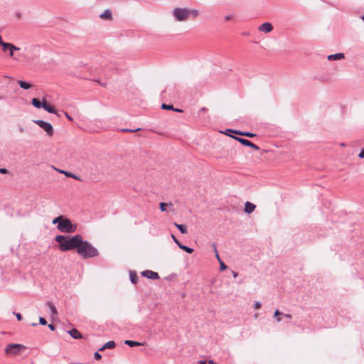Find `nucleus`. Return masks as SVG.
<instances>
[{
  "label": "nucleus",
  "mask_w": 364,
  "mask_h": 364,
  "mask_svg": "<svg viewBox=\"0 0 364 364\" xmlns=\"http://www.w3.org/2000/svg\"><path fill=\"white\" fill-rule=\"evenodd\" d=\"M82 237L77 234L73 236L58 235L55 236V240L58 243V249L61 252H67L77 250L81 244Z\"/></svg>",
  "instance_id": "f257e3e1"
},
{
  "label": "nucleus",
  "mask_w": 364,
  "mask_h": 364,
  "mask_svg": "<svg viewBox=\"0 0 364 364\" xmlns=\"http://www.w3.org/2000/svg\"><path fill=\"white\" fill-rule=\"evenodd\" d=\"M77 253L85 259L99 255L97 249L92 246L88 241L83 240V239H82L81 244L77 250Z\"/></svg>",
  "instance_id": "f03ea898"
},
{
  "label": "nucleus",
  "mask_w": 364,
  "mask_h": 364,
  "mask_svg": "<svg viewBox=\"0 0 364 364\" xmlns=\"http://www.w3.org/2000/svg\"><path fill=\"white\" fill-rule=\"evenodd\" d=\"M57 228L61 232L73 233L77 230V225L72 223L71 220L64 217L63 221L57 225Z\"/></svg>",
  "instance_id": "7ed1b4c3"
},
{
  "label": "nucleus",
  "mask_w": 364,
  "mask_h": 364,
  "mask_svg": "<svg viewBox=\"0 0 364 364\" xmlns=\"http://www.w3.org/2000/svg\"><path fill=\"white\" fill-rule=\"evenodd\" d=\"M173 15L175 19L178 21H186L188 18L190 16L189 9L186 8H175L173 11Z\"/></svg>",
  "instance_id": "20e7f679"
},
{
  "label": "nucleus",
  "mask_w": 364,
  "mask_h": 364,
  "mask_svg": "<svg viewBox=\"0 0 364 364\" xmlns=\"http://www.w3.org/2000/svg\"><path fill=\"white\" fill-rule=\"evenodd\" d=\"M33 122L42 128L46 132L48 136H52L53 135L54 130L53 126L49 122L41 119L34 120Z\"/></svg>",
  "instance_id": "39448f33"
},
{
  "label": "nucleus",
  "mask_w": 364,
  "mask_h": 364,
  "mask_svg": "<svg viewBox=\"0 0 364 364\" xmlns=\"http://www.w3.org/2000/svg\"><path fill=\"white\" fill-rule=\"evenodd\" d=\"M24 348V346L21 344H9L5 348V353L9 355H17L19 353L21 349Z\"/></svg>",
  "instance_id": "423d86ee"
},
{
  "label": "nucleus",
  "mask_w": 364,
  "mask_h": 364,
  "mask_svg": "<svg viewBox=\"0 0 364 364\" xmlns=\"http://www.w3.org/2000/svg\"><path fill=\"white\" fill-rule=\"evenodd\" d=\"M232 138L235 139V140H237V141H239L241 144H242L244 146H250L256 151H258L259 149V147L257 145L253 144L252 141H250L248 139H246L244 138H240V137H237V136H232Z\"/></svg>",
  "instance_id": "0eeeda50"
},
{
  "label": "nucleus",
  "mask_w": 364,
  "mask_h": 364,
  "mask_svg": "<svg viewBox=\"0 0 364 364\" xmlns=\"http://www.w3.org/2000/svg\"><path fill=\"white\" fill-rule=\"evenodd\" d=\"M141 275L150 279H159L160 278L159 274L151 270H145L141 272Z\"/></svg>",
  "instance_id": "6e6552de"
},
{
  "label": "nucleus",
  "mask_w": 364,
  "mask_h": 364,
  "mask_svg": "<svg viewBox=\"0 0 364 364\" xmlns=\"http://www.w3.org/2000/svg\"><path fill=\"white\" fill-rule=\"evenodd\" d=\"M258 30L265 33H270L273 30V26L271 23L265 22L262 23L259 27Z\"/></svg>",
  "instance_id": "1a4fd4ad"
},
{
  "label": "nucleus",
  "mask_w": 364,
  "mask_h": 364,
  "mask_svg": "<svg viewBox=\"0 0 364 364\" xmlns=\"http://www.w3.org/2000/svg\"><path fill=\"white\" fill-rule=\"evenodd\" d=\"M6 46V48L4 49L3 52L6 53V49H9V57L15 59V58L14 57V52L16 50H19L20 48L18 47H16L15 45L11 43H7L6 46Z\"/></svg>",
  "instance_id": "9d476101"
},
{
  "label": "nucleus",
  "mask_w": 364,
  "mask_h": 364,
  "mask_svg": "<svg viewBox=\"0 0 364 364\" xmlns=\"http://www.w3.org/2000/svg\"><path fill=\"white\" fill-rule=\"evenodd\" d=\"M227 132H233L234 134H236L240 136H247V137H251V138L256 136L255 134L249 132H242V131H239V130H232L230 129H228Z\"/></svg>",
  "instance_id": "9b49d317"
},
{
  "label": "nucleus",
  "mask_w": 364,
  "mask_h": 364,
  "mask_svg": "<svg viewBox=\"0 0 364 364\" xmlns=\"http://www.w3.org/2000/svg\"><path fill=\"white\" fill-rule=\"evenodd\" d=\"M256 205L250 202L247 201L245 204V212L251 213L255 210Z\"/></svg>",
  "instance_id": "f8f14e48"
},
{
  "label": "nucleus",
  "mask_w": 364,
  "mask_h": 364,
  "mask_svg": "<svg viewBox=\"0 0 364 364\" xmlns=\"http://www.w3.org/2000/svg\"><path fill=\"white\" fill-rule=\"evenodd\" d=\"M100 17L104 20H111L112 14L110 9H106L103 13L100 15Z\"/></svg>",
  "instance_id": "ddd939ff"
},
{
  "label": "nucleus",
  "mask_w": 364,
  "mask_h": 364,
  "mask_svg": "<svg viewBox=\"0 0 364 364\" xmlns=\"http://www.w3.org/2000/svg\"><path fill=\"white\" fill-rule=\"evenodd\" d=\"M345 58V55L342 53H338L336 54L330 55L328 56V60H341Z\"/></svg>",
  "instance_id": "4468645a"
},
{
  "label": "nucleus",
  "mask_w": 364,
  "mask_h": 364,
  "mask_svg": "<svg viewBox=\"0 0 364 364\" xmlns=\"http://www.w3.org/2000/svg\"><path fill=\"white\" fill-rule=\"evenodd\" d=\"M68 333L75 339H79L82 338V334L76 328L71 329L68 331Z\"/></svg>",
  "instance_id": "2eb2a0df"
},
{
  "label": "nucleus",
  "mask_w": 364,
  "mask_h": 364,
  "mask_svg": "<svg viewBox=\"0 0 364 364\" xmlns=\"http://www.w3.org/2000/svg\"><path fill=\"white\" fill-rule=\"evenodd\" d=\"M45 99L43 100V101H40L37 98H33L32 99V101H31V103L32 105L38 108V109H40V108H43V104L45 102Z\"/></svg>",
  "instance_id": "dca6fc26"
},
{
  "label": "nucleus",
  "mask_w": 364,
  "mask_h": 364,
  "mask_svg": "<svg viewBox=\"0 0 364 364\" xmlns=\"http://www.w3.org/2000/svg\"><path fill=\"white\" fill-rule=\"evenodd\" d=\"M43 108L46 111H47L48 112H49V113L55 114H57V111H56V109H55L53 107H52V106H50V105H48V104H47L46 100H45V102H44V104H43Z\"/></svg>",
  "instance_id": "f3484780"
},
{
  "label": "nucleus",
  "mask_w": 364,
  "mask_h": 364,
  "mask_svg": "<svg viewBox=\"0 0 364 364\" xmlns=\"http://www.w3.org/2000/svg\"><path fill=\"white\" fill-rule=\"evenodd\" d=\"M56 170L58 171L60 173L65 174L67 177H70L75 180L80 181V178L79 176H76L75 174H74L71 172H68V171H60L58 169H56Z\"/></svg>",
  "instance_id": "a211bd4d"
},
{
  "label": "nucleus",
  "mask_w": 364,
  "mask_h": 364,
  "mask_svg": "<svg viewBox=\"0 0 364 364\" xmlns=\"http://www.w3.org/2000/svg\"><path fill=\"white\" fill-rule=\"evenodd\" d=\"M174 225L178 228V230L182 233V234H186L188 232L187 231V227L186 225L183 224H178L176 223H174Z\"/></svg>",
  "instance_id": "6ab92c4d"
},
{
  "label": "nucleus",
  "mask_w": 364,
  "mask_h": 364,
  "mask_svg": "<svg viewBox=\"0 0 364 364\" xmlns=\"http://www.w3.org/2000/svg\"><path fill=\"white\" fill-rule=\"evenodd\" d=\"M129 278H130V281L132 283H133L134 284L137 283L138 276L135 272L131 271L129 272Z\"/></svg>",
  "instance_id": "aec40b11"
},
{
  "label": "nucleus",
  "mask_w": 364,
  "mask_h": 364,
  "mask_svg": "<svg viewBox=\"0 0 364 364\" xmlns=\"http://www.w3.org/2000/svg\"><path fill=\"white\" fill-rule=\"evenodd\" d=\"M18 84L19 85V86L24 89V90H28V89H30L31 87V85L26 81H23V80H18Z\"/></svg>",
  "instance_id": "412c9836"
},
{
  "label": "nucleus",
  "mask_w": 364,
  "mask_h": 364,
  "mask_svg": "<svg viewBox=\"0 0 364 364\" xmlns=\"http://www.w3.org/2000/svg\"><path fill=\"white\" fill-rule=\"evenodd\" d=\"M124 343L130 347L139 346L143 345L142 343H141L139 342L134 341H130V340H126Z\"/></svg>",
  "instance_id": "4be33fe9"
},
{
  "label": "nucleus",
  "mask_w": 364,
  "mask_h": 364,
  "mask_svg": "<svg viewBox=\"0 0 364 364\" xmlns=\"http://www.w3.org/2000/svg\"><path fill=\"white\" fill-rule=\"evenodd\" d=\"M282 314H283V313L279 311L278 309L275 310L274 314V317L276 318L277 322L279 323L282 321L280 316Z\"/></svg>",
  "instance_id": "5701e85b"
},
{
  "label": "nucleus",
  "mask_w": 364,
  "mask_h": 364,
  "mask_svg": "<svg viewBox=\"0 0 364 364\" xmlns=\"http://www.w3.org/2000/svg\"><path fill=\"white\" fill-rule=\"evenodd\" d=\"M179 248H181L183 251H185L186 252L189 253V254H191L193 252V248L189 247L188 246H186L184 245H180Z\"/></svg>",
  "instance_id": "b1692460"
},
{
  "label": "nucleus",
  "mask_w": 364,
  "mask_h": 364,
  "mask_svg": "<svg viewBox=\"0 0 364 364\" xmlns=\"http://www.w3.org/2000/svg\"><path fill=\"white\" fill-rule=\"evenodd\" d=\"M115 346H116V344H115L114 341H109L104 345V348H106V349L107 348L112 349V348H114L115 347Z\"/></svg>",
  "instance_id": "393cba45"
},
{
  "label": "nucleus",
  "mask_w": 364,
  "mask_h": 364,
  "mask_svg": "<svg viewBox=\"0 0 364 364\" xmlns=\"http://www.w3.org/2000/svg\"><path fill=\"white\" fill-rule=\"evenodd\" d=\"M64 216L60 215L53 219V224H58L59 225L63 220Z\"/></svg>",
  "instance_id": "a878e982"
},
{
  "label": "nucleus",
  "mask_w": 364,
  "mask_h": 364,
  "mask_svg": "<svg viewBox=\"0 0 364 364\" xmlns=\"http://www.w3.org/2000/svg\"><path fill=\"white\" fill-rule=\"evenodd\" d=\"M161 108L163 109H167V110H173L174 109V107L171 105H166V104H162Z\"/></svg>",
  "instance_id": "bb28decb"
},
{
  "label": "nucleus",
  "mask_w": 364,
  "mask_h": 364,
  "mask_svg": "<svg viewBox=\"0 0 364 364\" xmlns=\"http://www.w3.org/2000/svg\"><path fill=\"white\" fill-rule=\"evenodd\" d=\"M48 305L50 307L51 313L53 314H57V310H56V308L54 306V305L52 303H50V302H48Z\"/></svg>",
  "instance_id": "cd10ccee"
},
{
  "label": "nucleus",
  "mask_w": 364,
  "mask_h": 364,
  "mask_svg": "<svg viewBox=\"0 0 364 364\" xmlns=\"http://www.w3.org/2000/svg\"><path fill=\"white\" fill-rule=\"evenodd\" d=\"M189 12H190V15H192L194 17H196L198 16L199 14V12L198 10H196V9H193V10H189Z\"/></svg>",
  "instance_id": "c85d7f7f"
},
{
  "label": "nucleus",
  "mask_w": 364,
  "mask_h": 364,
  "mask_svg": "<svg viewBox=\"0 0 364 364\" xmlns=\"http://www.w3.org/2000/svg\"><path fill=\"white\" fill-rule=\"evenodd\" d=\"M139 130H141V129L140 128H138L136 129H122V132H137Z\"/></svg>",
  "instance_id": "c756f323"
},
{
  "label": "nucleus",
  "mask_w": 364,
  "mask_h": 364,
  "mask_svg": "<svg viewBox=\"0 0 364 364\" xmlns=\"http://www.w3.org/2000/svg\"><path fill=\"white\" fill-rule=\"evenodd\" d=\"M7 43L4 42L3 40H2V37L0 35V46L2 47V50L4 51V49L6 48V46Z\"/></svg>",
  "instance_id": "7c9ffc66"
},
{
  "label": "nucleus",
  "mask_w": 364,
  "mask_h": 364,
  "mask_svg": "<svg viewBox=\"0 0 364 364\" xmlns=\"http://www.w3.org/2000/svg\"><path fill=\"white\" fill-rule=\"evenodd\" d=\"M219 262L220 270H225L228 268L227 265L222 260H220Z\"/></svg>",
  "instance_id": "2f4dec72"
},
{
  "label": "nucleus",
  "mask_w": 364,
  "mask_h": 364,
  "mask_svg": "<svg viewBox=\"0 0 364 364\" xmlns=\"http://www.w3.org/2000/svg\"><path fill=\"white\" fill-rule=\"evenodd\" d=\"M166 204L165 203H160L159 208H160L161 211L164 212L166 210Z\"/></svg>",
  "instance_id": "473e14b6"
},
{
  "label": "nucleus",
  "mask_w": 364,
  "mask_h": 364,
  "mask_svg": "<svg viewBox=\"0 0 364 364\" xmlns=\"http://www.w3.org/2000/svg\"><path fill=\"white\" fill-rule=\"evenodd\" d=\"M39 323L41 324V325H46L47 324V321L46 320V318H43V317H40L39 318Z\"/></svg>",
  "instance_id": "72a5a7b5"
},
{
  "label": "nucleus",
  "mask_w": 364,
  "mask_h": 364,
  "mask_svg": "<svg viewBox=\"0 0 364 364\" xmlns=\"http://www.w3.org/2000/svg\"><path fill=\"white\" fill-rule=\"evenodd\" d=\"M261 306H262V304H261V303L259 301H255V304H254V307L256 309H260Z\"/></svg>",
  "instance_id": "f704fd0d"
},
{
  "label": "nucleus",
  "mask_w": 364,
  "mask_h": 364,
  "mask_svg": "<svg viewBox=\"0 0 364 364\" xmlns=\"http://www.w3.org/2000/svg\"><path fill=\"white\" fill-rule=\"evenodd\" d=\"M171 237L175 243L177 244V245L180 247V245H181L182 244L176 238V237L173 235H171Z\"/></svg>",
  "instance_id": "c9c22d12"
},
{
  "label": "nucleus",
  "mask_w": 364,
  "mask_h": 364,
  "mask_svg": "<svg viewBox=\"0 0 364 364\" xmlns=\"http://www.w3.org/2000/svg\"><path fill=\"white\" fill-rule=\"evenodd\" d=\"M94 358L96 360H100V359H101L102 356H101V355L98 352H95V354H94Z\"/></svg>",
  "instance_id": "e433bc0d"
},
{
  "label": "nucleus",
  "mask_w": 364,
  "mask_h": 364,
  "mask_svg": "<svg viewBox=\"0 0 364 364\" xmlns=\"http://www.w3.org/2000/svg\"><path fill=\"white\" fill-rule=\"evenodd\" d=\"M14 314H15V315H16V318L18 319V321H21V320H22V316H21V314L14 312Z\"/></svg>",
  "instance_id": "4c0bfd02"
},
{
  "label": "nucleus",
  "mask_w": 364,
  "mask_h": 364,
  "mask_svg": "<svg viewBox=\"0 0 364 364\" xmlns=\"http://www.w3.org/2000/svg\"><path fill=\"white\" fill-rule=\"evenodd\" d=\"M8 173H9V171L6 168H0V173L6 174Z\"/></svg>",
  "instance_id": "58836bf2"
},
{
  "label": "nucleus",
  "mask_w": 364,
  "mask_h": 364,
  "mask_svg": "<svg viewBox=\"0 0 364 364\" xmlns=\"http://www.w3.org/2000/svg\"><path fill=\"white\" fill-rule=\"evenodd\" d=\"M233 18V16H231V15H228V16H225V21H230Z\"/></svg>",
  "instance_id": "ea45409f"
},
{
  "label": "nucleus",
  "mask_w": 364,
  "mask_h": 364,
  "mask_svg": "<svg viewBox=\"0 0 364 364\" xmlns=\"http://www.w3.org/2000/svg\"><path fill=\"white\" fill-rule=\"evenodd\" d=\"M213 250H214V252L215 255L218 254V250H217V247H216V244L215 243H213Z\"/></svg>",
  "instance_id": "a19ab883"
},
{
  "label": "nucleus",
  "mask_w": 364,
  "mask_h": 364,
  "mask_svg": "<svg viewBox=\"0 0 364 364\" xmlns=\"http://www.w3.org/2000/svg\"><path fill=\"white\" fill-rule=\"evenodd\" d=\"M65 115L68 120H70V121L73 120V117L70 115H69L67 112H65Z\"/></svg>",
  "instance_id": "79ce46f5"
},
{
  "label": "nucleus",
  "mask_w": 364,
  "mask_h": 364,
  "mask_svg": "<svg viewBox=\"0 0 364 364\" xmlns=\"http://www.w3.org/2000/svg\"><path fill=\"white\" fill-rule=\"evenodd\" d=\"M358 157L361 159L364 158V149L361 150V151L358 154Z\"/></svg>",
  "instance_id": "37998d69"
},
{
  "label": "nucleus",
  "mask_w": 364,
  "mask_h": 364,
  "mask_svg": "<svg viewBox=\"0 0 364 364\" xmlns=\"http://www.w3.org/2000/svg\"><path fill=\"white\" fill-rule=\"evenodd\" d=\"M282 315H283L285 318H289V319H290V318H292L291 315V314H283Z\"/></svg>",
  "instance_id": "c03bdc74"
},
{
  "label": "nucleus",
  "mask_w": 364,
  "mask_h": 364,
  "mask_svg": "<svg viewBox=\"0 0 364 364\" xmlns=\"http://www.w3.org/2000/svg\"><path fill=\"white\" fill-rule=\"evenodd\" d=\"M208 361L206 360H200L198 361V363L199 364H206Z\"/></svg>",
  "instance_id": "a18cd8bd"
},
{
  "label": "nucleus",
  "mask_w": 364,
  "mask_h": 364,
  "mask_svg": "<svg viewBox=\"0 0 364 364\" xmlns=\"http://www.w3.org/2000/svg\"><path fill=\"white\" fill-rule=\"evenodd\" d=\"M48 328L51 330V331H54L55 330V326L53 324H49L48 325Z\"/></svg>",
  "instance_id": "49530a36"
},
{
  "label": "nucleus",
  "mask_w": 364,
  "mask_h": 364,
  "mask_svg": "<svg viewBox=\"0 0 364 364\" xmlns=\"http://www.w3.org/2000/svg\"><path fill=\"white\" fill-rule=\"evenodd\" d=\"M208 111V109L205 107L200 108L198 111V112H207Z\"/></svg>",
  "instance_id": "de8ad7c7"
},
{
  "label": "nucleus",
  "mask_w": 364,
  "mask_h": 364,
  "mask_svg": "<svg viewBox=\"0 0 364 364\" xmlns=\"http://www.w3.org/2000/svg\"><path fill=\"white\" fill-rule=\"evenodd\" d=\"M173 111H175L176 112H183V110L181 109H178V108H174V109H173Z\"/></svg>",
  "instance_id": "09e8293b"
},
{
  "label": "nucleus",
  "mask_w": 364,
  "mask_h": 364,
  "mask_svg": "<svg viewBox=\"0 0 364 364\" xmlns=\"http://www.w3.org/2000/svg\"><path fill=\"white\" fill-rule=\"evenodd\" d=\"M208 364H218V363H216L215 362H214V361H213V360H209L208 361Z\"/></svg>",
  "instance_id": "8fccbe9b"
},
{
  "label": "nucleus",
  "mask_w": 364,
  "mask_h": 364,
  "mask_svg": "<svg viewBox=\"0 0 364 364\" xmlns=\"http://www.w3.org/2000/svg\"><path fill=\"white\" fill-rule=\"evenodd\" d=\"M232 276L236 278L238 276V274L234 271H232Z\"/></svg>",
  "instance_id": "3c124183"
},
{
  "label": "nucleus",
  "mask_w": 364,
  "mask_h": 364,
  "mask_svg": "<svg viewBox=\"0 0 364 364\" xmlns=\"http://www.w3.org/2000/svg\"><path fill=\"white\" fill-rule=\"evenodd\" d=\"M229 133H232V132H227V130L225 131V134L232 137L233 136L230 135Z\"/></svg>",
  "instance_id": "603ef678"
},
{
  "label": "nucleus",
  "mask_w": 364,
  "mask_h": 364,
  "mask_svg": "<svg viewBox=\"0 0 364 364\" xmlns=\"http://www.w3.org/2000/svg\"><path fill=\"white\" fill-rule=\"evenodd\" d=\"M215 257H216V258L218 259V260L219 262H220V260H221L220 258L219 254L215 255Z\"/></svg>",
  "instance_id": "864d4df0"
},
{
  "label": "nucleus",
  "mask_w": 364,
  "mask_h": 364,
  "mask_svg": "<svg viewBox=\"0 0 364 364\" xmlns=\"http://www.w3.org/2000/svg\"><path fill=\"white\" fill-rule=\"evenodd\" d=\"M105 349H106V348H104V346H102V347L99 349V350H100V351H102V350H105Z\"/></svg>",
  "instance_id": "5fc2aeb1"
},
{
  "label": "nucleus",
  "mask_w": 364,
  "mask_h": 364,
  "mask_svg": "<svg viewBox=\"0 0 364 364\" xmlns=\"http://www.w3.org/2000/svg\"><path fill=\"white\" fill-rule=\"evenodd\" d=\"M341 146H345V144H344V143H341Z\"/></svg>",
  "instance_id": "6e6d98bb"
},
{
  "label": "nucleus",
  "mask_w": 364,
  "mask_h": 364,
  "mask_svg": "<svg viewBox=\"0 0 364 364\" xmlns=\"http://www.w3.org/2000/svg\"><path fill=\"white\" fill-rule=\"evenodd\" d=\"M36 325H37L36 323H32L33 326H36Z\"/></svg>",
  "instance_id": "4d7b16f0"
},
{
  "label": "nucleus",
  "mask_w": 364,
  "mask_h": 364,
  "mask_svg": "<svg viewBox=\"0 0 364 364\" xmlns=\"http://www.w3.org/2000/svg\"><path fill=\"white\" fill-rule=\"evenodd\" d=\"M17 16L20 18L21 15L19 14H17Z\"/></svg>",
  "instance_id": "13d9d810"
},
{
  "label": "nucleus",
  "mask_w": 364,
  "mask_h": 364,
  "mask_svg": "<svg viewBox=\"0 0 364 364\" xmlns=\"http://www.w3.org/2000/svg\"><path fill=\"white\" fill-rule=\"evenodd\" d=\"M362 19H363V21H364V15L362 16Z\"/></svg>",
  "instance_id": "bf43d9fd"
},
{
  "label": "nucleus",
  "mask_w": 364,
  "mask_h": 364,
  "mask_svg": "<svg viewBox=\"0 0 364 364\" xmlns=\"http://www.w3.org/2000/svg\"><path fill=\"white\" fill-rule=\"evenodd\" d=\"M3 97H0V100H1Z\"/></svg>",
  "instance_id": "052dcab7"
}]
</instances>
